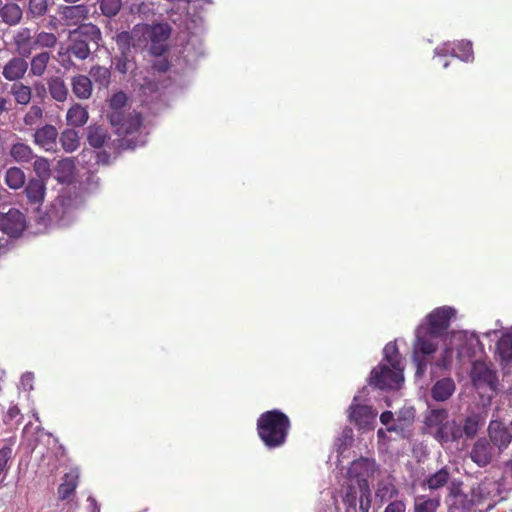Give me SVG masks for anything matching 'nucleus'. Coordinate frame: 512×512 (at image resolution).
<instances>
[{"label":"nucleus","instance_id":"obj_1","mask_svg":"<svg viewBox=\"0 0 512 512\" xmlns=\"http://www.w3.org/2000/svg\"><path fill=\"white\" fill-rule=\"evenodd\" d=\"M455 312V309L448 306L436 308L426 317L428 323L421 324L416 329L412 360L417 378L426 373L430 363L429 356L436 352L439 338L446 333Z\"/></svg>","mask_w":512,"mask_h":512},{"label":"nucleus","instance_id":"obj_2","mask_svg":"<svg viewBox=\"0 0 512 512\" xmlns=\"http://www.w3.org/2000/svg\"><path fill=\"white\" fill-rule=\"evenodd\" d=\"M127 100V95L122 91L113 94L109 100L107 118L115 132L124 136L122 146L134 149L138 146V143L133 138H128V136L139 129L142 120L139 113L135 111L126 112Z\"/></svg>","mask_w":512,"mask_h":512},{"label":"nucleus","instance_id":"obj_3","mask_svg":"<svg viewBox=\"0 0 512 512\" xmlns=\"http://www.w3.org/2000/svg\"><path fill=\"white\" fill-rule=\"evenodd\" d=\"M384 359L388 364H379L369 378V384L381 390L398 389L402 382L403 365L395 342H389L383 349Z\"/></svg>","mask_w":512,"mask_h":512},{"label":"nucleus","instance_id":"obj_4","mask_svg":"<svg viewBox=\"0 0 512 512\" xmlns=\"http://www.w3.org/2000/svg\"><path fill=\"white\" fill-rule=\"evenodd\" d=\"M290 429V420L279 410L264 412L257 420V431L260 439L269 449L284 445Z\"/></svg>","mask_w":512,"mask_h":512},{"label":"nucleus","instance_id":"obj_5","mask_svg":"<svg viewBox=\"0 0 512 512\" xmlns=\"http://www.w3.org/2000/svg\"><path fill=\"white\" fill-rule=\"evenodd\" d=\"M69 52L79 60L87 59L91 53L96 52L102 40L101 30L92 23L79 25L69 31Z\"/></svg>","mask_w":512,"mask_h":512},{"label":"nucleus","instance_id":"obj_6","mask_svg":"<svg viewBox=\"0 0 512 512\" xmlns=\"http://www.w3.org/2000/svg\"><path fill=\"white\" fill-rule=\"evenodd\" d=\"M171 29L167 24L143 25L141 28L134 29L133 34L141 33L146 41L149 42V51L154 56H161L167 50V40Z\"/></svg>","mask_w":512,"mask_h":512},{"label":"nucleus","instance_id":"obj_7","mask_svg":"<svg viewBox=\"0 0 512 512\" xmlns=\"http://www.w3.org/2000/svg\"><path fill=\"white\" fill-rule=\"evenodd\" d=\"M26 227L23 213L10 209L7 213L0 212V247L8 242V238L19 237Z\"/></svg>","mask_w":512,"mask_h":512},{"label":"nucleus","instance_id":"obj_8","mask_svg":"<svg viewBox=\"0 0 512 512\" xmlns=\"http://www.w3.org/2000/svg\"><path fill=\"white\" fill-rule=\"evenodd\" d=\"M358 400L359 396L355 395L353 402L348 409V418L359 428H370L375 422L377 412L368 405L359 404Z\"/></svg>","mask_w":512,"mask_h":512},{"label":"nucleus","instance_id":"obj_9","mask_svg":"<svg viewBox=\"0 0 512 512\" xmlns=\"http://www.w3.org/2000/svg\"><path fill=\"white\" fill-rule=\"evenodd\" d=\"M488 436L497 454H501L512 442V434L500 421L492 420L488 426Z\"/></svg>","mask_w":512,"mask_h":512},{"label":"nucleus","instance_id":"obj_10","mask_svg":"<svg viewBox=\"0 0 512 512\" xmlns=\"http://www.w3.org/2000/svg\"><path fill=\"white\" fill-rule=\"evenodd\" d=\"M496 455L495 448L487 438H479L473 445L470 458L479 467H485L490 464Z\"/></svg>","mask_w":512,"mask_h":512},{"label":"nucleus","instance_id":"obj_11","mask_svg":"<svg viewBox=\"0 0 512 512\" xmlns=\"http://www.w3.org/2000/svg\"><path fill=\"white\" fill-rule=\"evenodd\" d=\"M373 463L368 459L361 458L359 460L353 461L349 470V477L355 478L357 488L359 491H363V493L368 492V481L367 477L369 473L372 471Z\"/></svg>","mask_w":512,"mask_h":512},{"label":"nucleus","instance_id":"obj_12","mask_svg":"<svg viewBox=\"0 0 512 512\" xmlns=\"http://www.w3.org/2000/svg\"><path fill=\"white\" fill-rule=\"evenodd\" d=\"M501 492V484L493 478L486 477L472 489V500L476 502L486 499L494 500L500 497Z\"/></svg>","mask_w":512,"mask_h":512},{"label":"nucleus","instance_id":"obj_13","mask_svg":"<svg viewBox=\"0 0 512 512\" xmlns=\"http://www.w3.org/2000/svg\"><path fill=\"white\" fill-rule=\"evenodd\" d=\"M28 68L29 63L26 58L13 56L3 66L2 75L7 81L17 83L24 78Z\"/></svg>","mask_w":512,"mask_h":512},{"label":"nucleus","instance_id":"obj_14","mask_svg":"<svg viewBox=\"0 0 512 512\" xmlns=\"http://www.w3.org/2000/svg\"><path fill=\"white\" fill-rule=\"evenodd\" d=\"M13 45L18 56L29 58L35 47V36L29 28H20L13 36Z\"/></svg>","mask_w":512,"mask_h":512},{"label":"nucleus","instance_id":"obj_15","mask_svg":"<svg viewBox=\"0 0 512 512\" xmlns=\"http://www.w3.org/2000/svg\"><path fill=\"white\" fill-rule=\"evenodd\" d=\"M434 438L442 445L460 440L462 438L461 423L455 420L446 421L437 428Z\"/></svg>","mask_w":512,"mask_h":512},{"label":"nucleus","instance_id":"obj_16","mask_svg":"<svg viewBox=\"0 0 512 512\" xmlns=\"http://www.w3.org/2000/svg\"><path fill=\"white\" fill-rule=\"evenodd\" d=\"M57 137V129L53 125L46 124L35 131L34 142L46 151H51L56 145Z\"/></svg>","mask_w":512,"mask_h":512},{"label":"nucleus","instance_id":"obj_17","mask_svg":"<svg viewBox=\"0 0 512 512\" xmlns=\"http://www.w3.org/2000/svg\"><path fill=\"white\" fill-rule=\"evenodd\" d=\"M456 389L455 382L450 377H443L435 382L431 388V396L434 400L443 402L448 400Z\"/></svg>","mask_w":512,"mask_h":512},{"label":"nucleus","instance_id":"obj_18","mask_svg":"<svg viewBox=\"0 0 512 512\" xmlns=\"http://www.w3.org/2000/svg\"><path fill=\"white\" fill-rule=\"evenodd\" d=\"M80 471L78 468L71 469L62 478V483L58 487V497L60 500H67L74 494L78 485Z\"/></svg>","mask_w":512,"mask_h":512},{"label":"nucleus","instance_id":"obj_19","mask_svg":"<svg viewBox=\"0 0 512 512\" xmlns=\"http://www.w3.org/2000/svg\"><path fill=\"white\" fill-rule=\"evenodd\" d=\"M53 0H28L26 17L28 20L37 21L44 19L50 12Z\"/></svg>","mask_w":512,"mask_h":512},{"label":"nucleus","instance_id":"obj_20","mask_svg":"<svg viewBox=\"0 0 512 512\" xmlns=\"http://www.w3.org/2000/svg\"><path fill=\"white\" fill-rule=\"evenodd\" d=\"M453 349L444 348L434 362H431V378H438L451 368Z\"/></svg>","mask_w":512,"mask_h":512},{"label":"nucleus","instance_id":"obj_21","mask_svg":"<svg viewBox=\"0 0 512 512\" xmlns=\"http://www.w3.org/2000/svg\"><path fill=\"white\" fill-rule=\"evenodd\" d=\"M471 378L477 386L482 384L492 386L496 380L494 372L484 362L479 361L472 366Z\"/></svg>","mask_w":512,"mask_h":512},{"label":"nucleus","instance_id":"obj_22","mask_svg":"<svg viewBox=\"0 0 512 512\" xmlns=\"http://www.w3.org/2000/svg\"><path fill=\"white\" fill-rule=\"evenodd\" d=\"M450 479L451 469L447 466H444L426 477L422 483V486L427 487L431 491H435L445 487L449 483Z\"/></svg>","mask_w":512,"mask_h":512},{"label":"nucleus","instance_id":"obj_23","mask_svg":"<svg viewBox=\"0 0 512 512\" xmlns=\"http://www.w3.org/2000/svg\"><path fill=\"white\" fill-rule=\"evenodd\" d=\"M436 55L438 56H445L448 53H451L452 56L460 58L461 60L468 62L473 60V51H472V43L470 41L462 40L458 42L457 49L449 47H444L440 49H436L435 51Z\"/></svg>","mask_w":512,"mask_h":512},{"label":"nucleus","instance_id":"obj_24","mask_svg":"<svg viewBox=\"0 0 512 512\" xmlns=\"http://www.w3.org/2000/svg\"><path fill=\"white\" fill-rule=\"evenodd\" d=\"M23 16L22 8L16 3L1 4L0 19L8 26H15L20 23Z\"/></svg>","mask_w":512,"mask_h":512},{"label":"nucleus","instance_id":"obj_25","mask_svg":"<svg viewBox=\"0 0 512 512\" xmlns=\"http://www.w3.org/2000/svg\"><path fill=\"white\" fill-rule=\"evenodd\" d=\"M73 94L79 99H88L92 95V81L88 76L76 75L71 79Z\"/></svg>","mask_w":512,"mask_h":512},{"label":"nucleus","instance_id":"obj_26","mask_svg":"<svg viewBox=\"0 0 512 512\" xmlns=\"http://www.w3.org/2000/svg\"><path fill=\"white\" fill-rule=\"evenodd\" d=\"M45 182L46 181L37 178H32L28 181L25 187V192L30 203H42L46 191Z\"/></svg>","mask_w":512,"mask_h":512},{"label":"nucleus","instance_id":"obj_27","mask_svg":"<svg viewBox=\"0 0 512 512\" xmlns=\"http://www.w3.org/2000/svg\"><path fill=\"white\" fill-rule=\"evenodd\" d=\"M48 91L51 98L57 102L67 100L69 91L65 81L59 76H52L47 81Z\"/></svg>","mask_w":512,"mask_h":512},{"label":"nucleus","instance_id":"obj_28","mask_svg":"<svg viewBox=\"0 0 512 512\" xmlns=\"http://www.w3.org/2000/svg\"><path fill=\"white\" fill-rule=\"evenodd\" d=\"M51 59V53L42 51L35 54L30 60L29 73L32 76L41 77L44 75L47 65Z\"/></svg>","mask_w":512,"mask_h":512},{"label":"nucleus","instance_id":"obj_29","mask_svg":"<svg viewBox=\"0 0 512 512\" xmlns=\"http://www.w3.org/2000/svg\"><path fill=\"white\" fill-rule=\"evenodd\" d=\"M47 215L51 222H55L60 226H67L72 220L70 211L62 202L53 203Z\"/></svg>","mask_w":512,"mask_h":512},{"label":"nucleus","instance_id":"obj_30","mask_svg":"<svg viewBox=\"0 0 512 512\" xmlns=\"http://www.w3.org/2000/svg\"><path fill=\"white\" fill-rule=\"evenodd\" d=\"M440 507L439 497L417 495L414 498L413 512H437Z\"/></svg>","mask_w":512,"mask_h":512},{"label":"nucleus","instance_id":"obj_31","mask_svg":"<svg viewBox=\"0 0 512 512\" xmlns=\"http://www.w3.org/2000/svg\"><path fill=\"white\" fill-rule=\"evenodd\" d=\"M88 111L80 104H75L69 108L66 114L67 124L73 127H81L88 121Z\"/></svg>","mask_w":512,"mask_h":512},{"label":"nucleus","instance_id":"obj_32","mask_svg":"<svg viewBox=\"0 0 512 512\" xmlns=\"http://www.w3.org/2000/svg\"><path fill=\"white\" fill-rule=\"evenodd\" d=\"M10 94L17 104L26 106L31 101L32 90L28 85L17 82L11 85Z\"/></svg>","mask_w":512,"mask_h":512},{"label":"nucleus","instance_id":"obj_33","mask_svg":"<svg viewBox=\"0 0 512 512\" xmlns=\"http://www.w3.org/2000/svg\"><path fill=\"white\" fill-rule=\"evenodd\" d=\"M11 157L19 163H27L34 158V153L31 147L25 143H15L10 149Z\"/></svg>","mask_w":512,"mask_h":512},{"label":"nucleus","instance_id":"obj_34","mask_svg":"<svg viewBox=\"0 0 512 512\" xmlns=\"http://www.w3.org/2000/svg\"><path fill=\"white\" fill-rule=\"evenodd\" d=\"M414 415H409L408 418L402 419L398 416L397 419L387 427L388 432H395L402 438H408L411 435L410 426L413 422Z\"/></svg>","mask_w":512,"mask_h":512},{"label":"nucleus","instance_id":"obj_35","mask_svg":"<svg viewBox=\"0 0 512 512\" xmlns=\"http://www.w3.org/2000/svg\"><path fill=\"white\" fill-rule=\"evenodd\" d=\"M354 442V434L351 428H345L340 436L336 439L334 447L337 451L338 458L344 457L345 452L352 446Z\"/></svg>","mask_w":512,"mask_h":512},{"label":"nucleus","instance_id":"obj_36","mask_svg":"<svg viewBox=\"0 0 512 512\" xmlns=\"http://www.w3.org/2000/svg\"><path fill=\"white\" fill-rule=\"evenodd\" d=\"M109 138L107 131L100 126H90L87 131V140L94 148H101Z\"/></svg>","mask_w":512,"mask_h":512},{"label":"nucleus","instance_id":"obj_37","mask_svg":"<svg viewBox=\"0 0 512 512\" xmlns=\"http://www.w3.org/2000/svg\"><path fill=\"white\" fill-rule=\"evenodd\" d=\"M398 495V489L389 481H381L375 493V497L380 503L392 500Z\"/></svg>","mask_w":512,"mask_h":512},{"label":"nucleus","instance_id":"obj_38","mask_svg":"<svg viewBox=\"0 0 512 512\" xmlns=\"http://www.w3.org/2000/svg\"><path fill=\"white\" fill-rule=\"evenodd\" d=\"M480 426L481 417L479 414L473 413L467 416L461 424L462 437L465 436L466 438H473L477 434Z\"/></svg>","mask_w":512,"mask_h":512},{"label":"nucleus","instance_id":"obj_39","mask_svg":"<svg viewBox=\"0 0 512 512\" xmlns=\"http://www.w3.org/2000/svg\"><path fill=\"white\" fill-rule=\"evenodd\" d=\"M25 179V173L19 167H11L6 171L5 183L11 189L16 190L21 188L25 183Z\"/></svg>","mask_w":512,"mask_h":512},{"label":"nucleus","instance_id":"obj_40","mask_svg":"<svg viewBox=\"0 0 512 512\" xmlns=\"http://www.w3.org/2000/svg\"><path fill=\"white\" fill-rule=\"evenodd\" d=\"M497 353L503 362L512 360V335L504 334L497 342Z\"/></svg>","mask_w":512,"mask_h":512},{"label":"nucleus","instance_id":"obj_41","mask_svg":"<svg viewBox=\"0 0 512 512\" xmlns=\"http://www.w3.org/2000/svg\"><path fill=\"white\" fill-rule=\"evenodd\" d=\"M101 14L109 19L116 17L122 9V0H99Z\"/></svg>","mask_w":512,"mask_h":512},{"label":"nucleus","instance_id":"obj_42","mask_svg":"<svg viewBox=\"0 0 512 512\" xmlns=\"http://www.w3.org/2000/svg\"><path fill=\"white\" fill-rule=\"evenodd\" d=\"M60 142L66 152H73L79 146V135L74 129H66L61 133Z\"/></svg>","mask_w":512,"mask_h":512},{"label":"nucleus","instance_id":"obj_43","mask_svg":"<svg viewBox=\"0 0 512 512\" xmlns=\"http://www.w3.org/2000/svg\"><path fill=\"white\" fill-rule=\"evenodd\" d=\"M90 76L101 88H107L111 80V71L104 66H93L90 70Z\"/></svg>","mask_w":512,"mask_h":512},{"label":"nucleus","instance_id":"obj_44","mask_svg":"<svg viewBox=\"0 0 512 512\" xmlns=\"http://www.w3.org/2000/svg\"><path fill=\"white\" fill-rule=\"evenodd\" d=\"M88 13V8L84 4H70L68 6H64L62 9V16L66 20H75L86 17Z\"/></svg>","mask_w":512,"mask_h":512},{"label":"nucleus","instance_id":"obj_45","mask_svg":"<svg viewBox=\"0 0 512 512\" xmlns=\"http://www.w3.org/2000/svg\"><path fill=\"white\" fill-rule=\"evenodd\" d=\"M12 458V448L9 446H5L0 449V487H3L4 480L7 476L8 470L10 468L9 461Z\"/></svg>","mask_w":512,"mask_h":512},{"label":"nucleus","instance_id":"obj_46","mask_svg":"<svg viewBox=\"0 0 512 512\" xmlns=\"http://www.w3.org/2000/svg\"><path fill=\"white\" fill-rule=\"evenodd\" d=\"M448 418V411L444 408H435L430 409L428 415L426 416V423L429 426H437L440 427L443 425Z\"/></svg>","mask_w":512,"mask_h":512},{"label":"nucleus","instance_id":"obj_47","mask_svg":"<svg viewBox=\"0 0 512 512\" xmlns=\"http://www.w3.org/2000/svg\"><path fill=\"white\" fill-rule=\"evenodd\" d=\"M34 36L36 48H54L58 42L57 36L51 32L41 31Z\"/></svg>","mask_w":512,"mask_h":512},{"label":"nucleus","instance_id":"obj_48","mask_svg":"<svg viewBox=\"0 0 512 512\" xmlns=\"http://www.w3.org/2000/svg\"><path fill=\"white\" fill-rule=\"evenodd\" d=\"M33 169L37 174V179L47 181L51 176L49 161L44 157H37L33 163Z\"/></svg>","mask_w":512,"mask_h":512},{"label":"nucleus","instance_id":"obj_49","mask_svg":"<svg viewBox=\"0 0 512 512\" xmlns=\"http://www.w3.org/2000/svg\"><path fill=\"white\" fill-rule=\"evenodd\" d=\"M43 117V109L38 105H32L24 115L23 121L27 126H34Z\"/></svg>","mask_w":512,"mask_h":512},{"label":"nucleus","instance_id":"obj_50","mask_svg":"<svg viewBox=\"0 0 512 512\" xmlns=\"http://www.w3.org/2000/svg\"><path fill=\"white\" fill-rule=\"evenodd\" d=\"M357 501H358L357 490L352 485H349L347 487L346 493L343 497V502H344V504L347 505L348 508H351L355 511L356 506H357Z\"/></svg>","mask_w":512,"mask_h":512},{"label":"nucleus","instance_id":"obj_51","mask_svg":"<svg viewBox=\"0 0 512 512\" xmlns=\"http://www.w3.org/2000/svg\"><path fill=\"white\" fill-rule=\"evenodd\" d=\"M129 59L125 53L122 54L121 57H116L114 64L115 69L119 71L120 73H126L129 69Z\"/></svg>","mask_w":512,"mask_h":512},{"label":"nucleus","instance_id":"obj_52","mask_svg":"<svg viewBox=\"0 0 512 512\" xmlns=\"http://www.w3.org/2000/svg\"><path fill=\"white\" fill-rule=\"evenodd\" d=\"M359 493V508L361 512H369L371 506L370 489L368 488L366 493H363V491H359Z\"/></svg>","mask_w":512,"mask_h":512},{"label":"nucleus","instance_id":"obj_53","mask_svg":"<svg viewBox=\"0 0 512 512\" xmlns=\"http://www.w3.org/2000/svg\"><path fill=\"white\" fill-rule=\"evenodd\" d=\"M384 512H406V503L403 500L390 501Z\"/></svg>","mask_w":512,"mask_h":512},{"label":"nucleus","instance_id":"obj_54","mask_svg":"<svg viewBox=\"0 0 512 512\" xmlns=\"http://www.w3.org/2000/svg\"><path fill=\"white\" fill-rule=\"evenodd\" d=\"M34 374L32 372H26L22 375L20 385L25 391H31L33 389Z\"/></svg>","mask_w":512,"mask_h":512},{"label":"nucleus","instance_id":"obj_55","mask_svg":"<svg viewBox=\"0 0 512 512\" xmlns=\"http://www.w3.org/2000/svg\"><path fill=\"white\" fill-rule=\"evenodd\" d=\"M11 100L0 95V124H4L2 118L10 111Z\"/></svg>","mask_w":512,"mask_h":512},{"label":"nucleus","instance_id":"obj_56","mask_svg":"<svg viewBox=\"0 0 512 512\" xmlns=\"http://www.w3.org/2000/svg\"><path fill=\"white\" fill-rule=\"evenodd\" d=\"M131 38L132 37L129 32L123 31L117 35L116 42L121 47L129 48Z\"/></svg>","mask_w":512,"mask_h":512},{"label":"nucleus","instance_id":"obj_57","mask_svg":"<svg viewBox=\"0 0 512 512\" xmlns=\"http://www.w3.org/2000/svg\"><path fill=\"white\" fill-rule=\"evenodd\" d=\"M380 421L385 426H390L394 422V416L391 411H385L380 415Z\"/></svg>","mask_w":512,"mask_h":512},{"label":"nucleus","instance_id":"obj_58","mask_svg":"<svg viewBox=\"0 0 512 512\" xmlns=\"http://www.w3.org/2000/svg\"><path fill=\"white\" fill-rule=\"evenodd\" d=\"M87 501L89 503L88 509L90 510V512H100V508L94 497L89 496Z\"/></svg>","mask_w":512,"mask_h":512},{"label":"nucleus","instance_id":"obj_59","mask_svg":"<svg viewBox=\"0 0 512 512\" xmlns=\"http://www.w3.org/2000/svg\"><path fill=\"white\" fill-rule=\"evenodd\" d=\"M154 68L159 72H166L169 68V63L166 60H159L154 64Z\"/></svg>","mask_w":512,"mask_h":512},{"label":"nucleus","instance_id":"obj_60","mask_svg":"<svg viewBox=\"0 0 512 512\" xmlns=\"http://www.w3.org/2000/svg\"><path fill=\"white\" fill-rule=\"evenodd\" d=\"M59 164L63 169L71 170L73 168V160L70 158L61 160Z\"/></svg>","mask_w":512,"mask_h":512},{"label":"nucleus","instance_id":"obj_61","mask_svg":"<svg viewBox=\"0 0 512 512\" xmlns=\"http://www.w3.org/2000/svg\"><path fill=\"white\" fill-rule=\"evenodd\" d=\"M386 432H388V431H387V429H386V430H384V429H382V428H381V429H379V430L377 431V437H378V439H379V440H382V441H385V440H386V438H387Z\"/></svg>","mask_w":512,"mask_h":512},{"label":"nucleus","instance_id":"obj_62","mask_svg":"<svg viewBox=\"0 0 512 512\" xmlns=\"http://www.w3.org/2000/svg\"><path fill=\"white\" fill-rule=\"evenodd\" d=\"M410 414L414 415L411 410H406V411H401L398 416H401V418L404 419V418H408Z\"/></svg>","mask_w":512,"mask_h":512},{"label":"nucleus","instance_id":"obj_63","mask_svg":"<svg viewBox=\"0 0 512 512\" xmlns=\"http://www.w3.org/2000/svg\"><path fill=\"white\" fill-rule=\"evenodd\" d=\"M17 414H19V409L17 407H12L9 410L10 417H15Z\"/></svg>","mask_w":512,"mask_h":512},{"label":"nucleus","instance_id":"obj_64","mask_svg":"<svg viewBox=\"0 0 512 512\" xmlns=\"http://www.w3.org/2000/svg\"><path fill=\"white\" fill-rule=\"evenodd\" d=\"M35 89L38 91V92H45L46 89H45V86L43 84H38L35 86Z\"/></svg>","mask_w":512,"mask_h":512}]
</instances>
